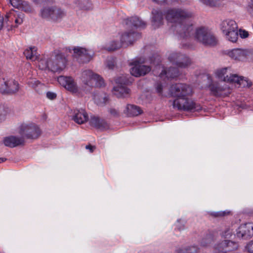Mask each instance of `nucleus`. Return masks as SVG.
<instances>
[{
    "label": "nucleus",
    "instance_id": "1",
    "mask_svg": "<svg viewBox=\"0 0 253 253\" xmlns=\"http://www.w3.org/2000/svg\"><path fill=\"white\" fill-rule=\"evenodd\" d=\"M165 15L169 22L175 24V30L180 38L186 39L193 34V25L189 21L193 17L191 11L182 8H171Z\"/></svg>",
    "mask_w": 253,
    "mask_h": 253
},
{
    "label": "nucleus",
    "instance_id": "2",
    "mask_svg": "<svg viewBox=\"0 0 253 253\" xmlns=\"http://www.w3.org/2000/svg\"><path fill=\"white\" fill-rule=\"evenodd\" d=\"M140 33L130 29V31L124 32L121 37V42L113 41L107 48L108 51H114L120 48L122 45L127 46L132 44L135 41L140 38Z\"/></svg>",
    "mask_w": 253,
    "mask_h": 253
},
{
    "label": "nucleus",
    "instance_id": "3",
    "mask_svg": "<svg viewBox=\"0 0 253 253\" xmlns=\"http://www.w3.org/2000/svg\"><path fill=\"white\" fill-rule=\"evenodd\" d=\"M221 30L229 41L235 42L238 38V25L236 22L232 19H226L220 24Z\"/></svg>",
    "mask_w": 253,
    "mask_h": 253
},
{
    "label": "nucleus",
    "instance_id": "4",
    "mask_svg": "<svg viewBox=\"0 0 253 253\" xmlns=\"http://www.w3.org/2000/svg\"><path fill=\"white\" fill-rule=\"evenodd\" d=\"M66 51L71 53L72 56L79 62L83 63L89 62L93 55L91 50L78 46L66 47Z\"/></svg>",
    "mask_w": 253,
    "mask_h": 253
},
{
    "label": "nucleus",
    "instance_id": "5",
    "mask_svg": "<svg viewBox=\"0 0 253 253\" xmlns=\"http://www.w3.org/2000/svg\"><path fill=\"white\" fill-rule=\"evenodd\" d=\"M187 97L176 98L173 102L174 107H176L179 110L187 111L199 112L202 109L201 106L194 102Z\"/></svg>",
    "mask_w": 253,
    "mask_h": 253
},
{
    "label": "nucleus",
    "instance_id": "6",
    "mask_svg": "<svg viewBox=\"0 0 253 253\" xmlns=\"http://www.w3.org/2000/svg\"><path fill=\"white\" fill-rule=\"evenodd\" d=\"M169 91L171 96L176 98L190 96L193 93L191 87L185 84H172L170 87Z\"/></svg>",
    "mask_w": 253,
    "mask_h": 253
},
{
    "label": "nucleus",
    "instance_id": "7",
    "mask_svg": "<svg viewBox=\"0 0 253 253\" xmlns=\"http://www.w3.org/2000/svg\"><path fill=\"white\" fill-rule=\"evenodd\" d=\"M22 138L35 139L41 135V131L38 126L34 124H22L19 129Z\"/></svg>",
    "mask_w": 253,
    "mask_h": 253
},
{
    "label": "nucleus",
    "instance_id": "8",
    "mask_svg": "<svg viewBox=\"0 0 253 253\" xmlns=\"http://www.w3.org/2000/svg\"><path fill=\"white\" fill-rule=\"evenodd\" d=\"M67 60L64 55L59 53L49 59V70L53 72L62 71L66 67Z\"/></svg>",
    "mask_w": 253,
    "mask_h": 253
},
{
    "label": "nucleus",
    "instance_id": "9",
    "mask_svg": "<svg viewBox=\"0 0 253 253\" xmlns=\"http://www.w3.org/2000/svg\"><path fill=\"white\" fill-rule=\"evenodd\" d=\"M19 84L14 79H0V92L2 94H14L18 92Z\"/></svg>",
    "mask_w": 253,
    "mask_h": 253
},
{
    "label": "nucleus",
    "instance_id": "10",
    "mask_svg": "<svg viewBox=\"0 0 253 253\" xmlns=\"http://www.w3.org/2000/svg\"><path fill=\"white\" fill-rule=\"evenodd\" d=\"M211 95L215 97L227 95L230 93V87L224 82H211L209 85Z\"/></svg>",
    "mask_w": 253,
    "mask_h": 253
},
{
    "label": "nucleus",
    "instance_id": "11",
    "mask_svg": "<svg viewBox=\"0 0 253 253\" xmlns=\"http://www.w3.org/2000/svg\"><path fill=\"white\" fill-rule=\"evenodd\" d=\"M128 82L129 81L124 77H121L117 79L116 83L118 85L114 86L113 90L114 94L117 97L125 98L128 96L130 90L126 86Z\"/></svg>",
    "mask_w": 253,
    "mask_h": 253
},
{
    "label": "nucleus",
    "instance_id": "12",
    "mask_svg": "<svg viewBox=\"0 0 253 253\" xmlns=\"http://www.w3.org/2000/svg\"><path fill=\"white\" fill-rule=\"evenodd\" d=\"M169 60L177 67L186 68L191 64V60L185 54L173 52L169 56Z\"/></svg>",
    "mask_w": 253,
    "mask_h": 253
},
{
    "label": "nucleus",
    "instance_id": "13",
    "mask_svg": "<svg viewBox=\"0 0 253 253\" xmlns=\"http://www.w3.org/2000/svg\"><path fill=\"white\" fill-rule=\"evenodd\" d=\"M226 52V54L230 57L238 61H243L248 56L253 54V49L235 48L230 50H227Z\"/></svg>",
    "mask_w": 253,
    "mask_h": 253
},
{
    "label": "nucleus",
    "instance_id": "14",
    "mask_svg": "<svg viewBox=\"0 0 253 253\" xmlns=\"http://www.w3.org/2000/svg\"><path fill=\"white\" fill-rule=\"evenodd\" d=\"M82 79L84 84L88 85L91 84V80L96 82L95 84L97 86L101 87L104 85L103 79L98 75L94 74L90 70H85L83 72Z\"/></svg>",
    "mask_w": 253,
    "mask_h": 253
},
{
    "label": "nucleus",
    "instance_id": "15",
    "mask_svg": "<svg viewBox=\"0 0 253 253\" xmlns=\"http://www.w3.org/2000/svg\"><path fill=\"white\" fill-rule=\"evenodd\" d=\"M238 247L237 243L225 240L215 245V253H227L237 249Z\"/></svg>",
    "mask_w": 253,
    "mask_h": 253
},
{
    "label": "nucleus",
    "instance_id": "16",
    "mask_svg": "<svg viewBox=\"0 0 253 253\" xmlns=\"http://www.w3.org/2000/svg\"><path fill=\"white\" fill-rule=\"evenodd\" d=\"M236 235L238 238L248 239L253 236V223L249 222L241 225L238 228Z\"/></svg>",
    "mask_w": 253,
    "mask_h": 253
},
{
    "label": "nucleus",
    "instance_id": "17",
    "mask_svg": "<svg viewBox=\"0 0 253 253\" xmlns=\"http://www.w3.org/2000/svg\"><path fill=\"white\" fill-rule=\"evenodd\" d=\"M58 82L67 90L72 93H77L79 91L76 83L71 77L61 76L58 78Z\"/></svg>",
    "mask_w": 253,
    "mask_h": 253
},
{
    "label": "nucleus",
    "instance_id": "18",
    "mask_svg": "<svg viewBox=\"0 0 253 253\" xmlns=\"http://www.w3.org/2000/svg\"><path fill=\"white\" fill-rule=\"evenodd\" d=\"M133 67L130 69V74L135 77L144 76L151 71V68L149 66L142 65L137 61L132 63Z\"/></svg>",
    "mask_w": 253,
    "mask_h": 253
},
{
    "label": "nucleus",
    "instance_id": "19",
    "mask_svg": "<svg viewBox=\"0 0 253 253\" xmlns=\"http://www.w3.org/2000/svg\"><path fill=\"white\" fill-rule=\"evenodd\" d=\"M126 29H130L133 30V28H144L146 27V23L140 19L138 17L133 16L127 18L125 21Z\"/></svg>",
    "mask_w": 253,
    "mask_h": 253
},
{
    "label": "nucleus",
    "instance_id": "20",
    "mask_svg": "<svg viewBox=\"0 0 253 253\" xmlns=\"http://www.w3.org/2000/svg\"><path fill=\"white\" fill-rule=\"evenodd\" d=\"M72 119L78 124H83L88 120V116L84 110L75 109L74 110Z\"/></svg>",
    "mask_w": 253,
    "mask_h": 253
},
{
    "label": "nucleus",
    "instance_id": "21",
    "mask_svg": "<svg viewBox=\"0 0 253 253\" xmlns=\"http://www.w3.org/2000/svg\"><path fill=\"white\" fill-rule=\"evenodd\" d=\"M24 142L25 141L23 138L12 135L5 137L3 139V143L5 146L10 148L23 145Z\"/></svg>",
    "mask_w": 253,
    "mask_h": 253
},
{
    "label": "nucleus",
    "instance_id": "22",
    "mask_svg": "<svg viewBox=\"0 0 253 253\" xmlns=\"http://www.w3.org/2000/svg\"><path fill=\"white\" fill-rule=\"evenodd\" d=\"M89 124L91 126L100 130H105L109 128L108 124L105 120L101 119L95 116H91Z\"/></svg>",
    "mask_w": 253,
    "mask_h": 253
},
{
    "label": "nucleus",
    "instance_id": "23",
    "mask_svg": "<svg viewBox=\"0 0 253 253\" xmlns=\"http://www.w3.org/2000/svg\"><path fill=\"white\" fill-rule=\"evenodd\" d=\"M152 24L155 28H158L163 24L164 14L161 10L159 9H153L152 11Z\"/></svg>",
    "mask_w": 253,
    "mask_h": 253
},
{
    "label": "nucleus",
    "instance_id": "24",
    "mask_svg": "<svg viewBox=\"0 0 253 253\" xmlns=\"http://www.w3.org/2000/svg\"><path fill=\"white\" fill-rule=\"evenodd\" d=\"M210 36V30L205 27H200L197 28L195 33V38L199 42H206L205 38ZM207 42V41H206Z\"/></svg>",
    "mask_w": 253,
    "mask_h": 253
},
{
    "label": "nucleus",
    "instance_id": "25",
    "mask_svg": "<svg viewBox=\"0 0 253 253\" xmlns=\"http://www.w3.org/2000/svg\"><path fill=\"white\" fill-rule=\"evenodd\" d=\"M52 21L57 22L60 21L66 15L65 10L61 7L53 5Z\"/></svg>",
    "mask_w": 253,
    "mask_h": 253
},
{
    "label": "nucleus",
    "instance_id": "26",
    "mask_svg": "<svg viewBox=\"0 0 253 253\" xmlns=\"http://www.w3.org/2000/svg\"><path fill=\"white\" fill-rule=\"evenodd\" d=\"M142 110L139 107L132 104H127L124 110V114L127 117L137 116L142 114Z\"/></svg>",
    "mask_w": 253,
    "mask_h": 253
},
{
    "label": "nucleus",
    "instance_id": "27",
    "mask_svg": "<svg viewBox=\"0 0 253 253\" xmlns=\"http://www.w3.org/2000/svg\"><path fill=\"white\" fill-rule=\"evenodd\" d=\"M53 5H44L41 8L39 16L47 20H52Z\"/></svg>",
    "mask_w": 253,
    "mask_h": 253
},
{
    "label": "nucleus",
    "instance_id": "28",
    "mask_svg": "<svg viewBox=\"0 0 253 253\" xmlns=\"http://www.w3.org/2000/svg\"><path fill=\"white\" fill-rule=\"evenodd\" d=\"M164 75L168 78L173 79L179 76V72L177 68L170 67L167 71L163 70L160 74L161 76Z\"/></svg>",
    "mask_w": 253,
    "mask_h": 253
},
{
    "label": "nucleus",
    "instance_id": "29",
    "mask_svg": "<svg viewBox=\"0 0 253 253\" xmlns=\"http://www.w3.org/2000/svg\"><path fill=\"white\" fill-rule=\"evenodd\" d=\"M76 3L78 4V7L83 10H88L92 8L90 0H78Z\"/></svg>",
    "mask_w": 253,
    "mask_h": 253
},
{
    "label": "nucleus",
    "instance_id": "30",
    "mask_svg": "<svg viewBox=\"0 0 253 253\" xmlns=\"http://www.w3.org/2000/svg\"><path fill=\"white\" fill-rule=\"evenodd\" d=\"M205 41H207V42H202V43L205 45L208 46H214L217 43V40L215 37L214 36L213 33L210 31V36H207L205 38Z\"/></svg>",
    "mask_w": 253,
    "mask_h": 253
},
{
    "label": "nucleus",
    "instance_id": "31",
    "mask_svg": "<svg viewBox=\"0 0 253 253\" xmlns=\"http://www.w3.org/2000/svg\"><path fill=\"white\" fill-rule=\"evenodd\" d=\"M35 47H30L29 49H27L24 51V54L27 59L35 60L37 59L36 54Z\"/></svg>",
    "mask_w": 253,
    "mask_h": 253
},
{
    "label": "nucleus",
    "instance_id": "32",
    "mask_svg": "<svg viewBox=\"0 0 253 253\" xmlns=\"http://www.w3.org/2000/svg\"><path fill=\"white\" fill-rule=\"evenodd\" d=\"M198 248L197 246H193L187 247L184 249H179L176 251V253H195Z\"/></svg>",
    "mask_w": 253,
    "mask_h": 253
},
{
    "label": "nucleus",
    "instance_id": "33",
    "mask_svg": "<svg viewBox=\"0 0 253 253\" xmlns=\"http://www.w3.org/2000/svg\"><path fill=\"white\" fill-rule=\"evenodd\" d=\"M227 68H223L221 69H219L216 71L215 74L216 76L220 80H221L220 82H224L226 83V82H225V78H228V75H226L225 76V75L226 74L227 72Z\"/></svg>",
    "mask_w": 253,
    "mask_h": 253
},
{
    "label": "nucleus",
    "instance_id": "34",
    "mask_svg": "<svg viewBox=\"0 0 253 253\" xmlns=\"http://www.w3.org/2000/svg\"><path fill=\"white\" fill-rule=\"evenodd\" d=\"M17 11L11 10L8 13H7L5 15V22L8 26L9 25L10 23H11L13 21H14V19L16 16Z\"/></svg>",
    "mask_w": 253,
    "mask_h": 253
},
{
    "label": "nucleus",
    "instance_id": "35",
    "mask_svg": "<svg viewBox=\"0 0 253 253\" xmlns=\"http://www.w3.org/2000/svg\"><path fill=\"white\" fill-rule=\"evenodd\" d=\"M241 78V77H239L236 74H230L228 78H225V81L226 82V83H236L239 84Z\"/></svg>",
    "mask_w": 253,
    "mask_h": 253
},
{
    "label": "nucleus",
    "instance_id": "36",
    "mask_svg": "<svg viewBox=\"0 0 253 253\" xmlns=\"http://www.w3.org/2000/svg\"><path fill=\"white\" fill-rule=\"evenodd\" d=\"M231 211H212L210 213V215L213 217H222L229 215Z\"/></svg>",
    "mask_w": 253,
    "mask_h": 253
},
{
    "label": "nucleus",
    "instance_id": "37",
    "mask_svg": "<svg viewBox=\"0 0 253 253\" xmlns=\"http://www.w3.org/2000/svg\"><path fill=\"white\" fill-rule=\"evenodd\" d=\"M20 6L21 8H19V9H21L25 12L30 13L32 11V7L28 1L22 0Z\"/></svg>",
    "mask_w": 253,
    "mask_h": 253
},
{
    "label": "nucleus",
    "instance_id": "38",
    "mask_svg": "<svg viewBox=\"0 0 253 253\" xmlns=\"http://www.w3.org/2000/svg\"><path fill=\"white\" fill-rule=\"evenodd\" d=\"M203 3L211 6H218L220 4V0H200Z\"/></svg>",
    "mask_w": 253,
    "mask_h": 253
},
{
    "label": "nucleus",
    "instance_id": "39",
    "mask_svg": "<svg viewBox=\"0 0 253 253\" xmlns=\"http://www.w3.org/2000/svg\"><path fill=\"white\" fill-rule=\"evenodd\" d=\"M240 86L242 87H250L253 85L252 82L247 79H244V78L241 77L239 84H238Z\"/></svg>",
    "mask_w": 253,
    "mask_h": 253
},
{
    "label": "nucleus",
    "instance_id": "40",
    "mask_svg": "<svg viewBox=\"0 0 253 253\" xmlns=\"http://www.w3.org/2000/svg\"><path fill=\"white\" fill-rule=\"evenodd\" d=\"M39 67L42 70L47 69L49 70V59L47 60L41 59L39 62Z\"/></svg>",
    "mask_w": 253,
    "mask_h": 253
},
{
    "label": "nucleus",
    "instance_id": "41",
    "mask_svg": "<svg viewBox=\"0 0 253 253\" xmlns=\"http://www.w3.org/2000/svg\"><path fill=\"white\" fill-rule=\"evenodd\" d=\"M28 84L30 87L36 89L37 87H41L42 86V84L40 81L35 80H32L28 82Z\"/></svg>",
    "mask_w": 253,
    "mask_h": 253
},
{
    "label": "nucleus",
    "instance_id": "42",
    "mask_svg": "<svg viewBox=\"0 0 253 253\" xmlns=\"http://www.w3.org/2000/svg\"><path fill=\"white\" fill-rule=\"evenodd\" d=\"M232 230L227 227L222 232L221 236L224 238H229L232 236Z\"/></svg>",
    "mask_w": 253,
    "mask_h": 253
},
{
    "label": "nucleus",
    "instance_id": "43",
    "mask_svg": "<svg viewBox=\"0 0 253 253\" xmlns=\"http://www.w3.org/2000/svg\"><path fill=\"white\" fill-rule=\"evenodd\" d=\"M23 14H20L18 15L17 13L16 14V16L15 17V18L14 19V22L16 24L15 26L11 25V27H14V28H16L18 26V25H20L23 23V19L21 17V16H23Z\"/></svg>",
    "mask_w": 253,
    "mask_h": 253
},
{
    "label": "nucleus",
    "instance_id": "44",
    "mask_svg": "<svg viewBox=\"0 0 253 253\" xmlns=\"http://www.w3.org/2000/svg\"><path fill=\"white\" fill-rule=\"evenodd\" d=\"M212 240V237L211 235H208L205 239H203L201 243L202 246H206L210 244Z\"/></svg>",
    "mask_w": 253,
    "mask_h": 253
},
{
    "label": "nucleus",
    "instance_id": "45",
    "mask_svg": "<svg viewBox=\"0 0 253 253\" xmlns=\"http://www.w3.org/2000/svg\"><path fill=\"white\" fill-rule=\"evenodd\" d=\"M22 0H9V2L11 5L17 9H19L20 7L21 3Z\"/></svg>",
    "mask_w": 253,
    "mask_h": 253
},
{
    "label": "nucleus",
    "instance_id": "46",
    "mask_svg": "<svg viewBox=\"0 0 253 253\" xmlns=\"http://www.w3.org/2000/svg\"><path fill=\"white\" fill-rule=\"evenodd\" d=\"M178 0H153L155 2L162 4H170L172 2H176Z\"/></svg>",
    "mask_w": 253,
    "mask_h": 253
},
{
    "label": "nucleus",
    "instance_id": "47",
    "mask_svg": "<svg viewBox=\"0 0 253 253\" xmlns=\"http://www.w3.org/2000/svg\"><path fill=\"white\" fill-rule=\"evenodd\" d=\"M5 116V111L2 106H0V122L4 120Z\"/></svg>",
    "mask_w": 253,
    "mask_h": 253
},
{
    "label": "nucleus",
    "instance_id": "48",
    "mask_svg": "<svg viewBox=\"0 0 253 253\" xmlns=\"http://www.w3.org/2000/svg\"><path fill=\"white\" fill-rule=\"evenodd\" d=\"M238 34H239L240 37L243 39L246 38L249 36L248 32L245 30L240 29L239 30Z\"/></svg>",
    "mask_w": 253,
    "mask_h": 253
},
{
    "label": "nucleus",
    "instance_id": "49",
    "mask_svg": "<svg viewBox=\"0 0 253 253\" xmlns=\"http://www.w3.org/2000/svg\"><path fill=\"white\" fill-rule=\"evenodd\" d=\"M248 11L253 16V0H250L248 2Z\"/></svg>",
    "mask_w": 253,
    "mask_h": 253
},
{
    "label": "nucleus",
    "instance_id": "50",
    "mask_svg": "<svg viewBox=\"0 0 253 253\" xmlns=\"http://www.w3.org/2000/svg\"><path fill=\"white\" fill-rule=\"evenodd\" d=\"M246 249L249 253H253V240L247 245Z\"/></svg>",
    "mask_w": 253,
    "mask_h": 253
},
{
    "label": "nucleus",
    "instance_id": "51",
    "mask_svg": "<svg viewBox=\"0 0 253 253\" xmlns=\"http://www.w3.org/2000/svg\"><path fill=\"white\" fill-rule=\"evenodd\" d=\"M109 112L114 117H118L120 116L118 111L114 108L110 109Z\"/></svg>",
    "mask_w": 253,
    "mask_h": 253
},
{
    "label": "nucleus",
    "instance_id": "52",
    "mask_svg": "<svg viewBox=\"0 0 253 253\" xmlns=\"http://www.w3.org/2000/svg\"><path fill=\"white\" fill-rule=\"evenodd\" d=\"M185 222L183 221L182 223H180V220H177V223L176 224V227L178 230L181 231L184 229Z\"/></svg>",
    "mask_w": 253,
    "mask_h": 253
},
{
    "label": "nucleus",
    "instance_id": "53",
    "mask_svg": "<svg viewBox=\"0 0 253 253\" xmlns=\"http://www.w3.org/2000/svg\"><path fill=\"white\" fill-rule=\"evenodd\" d=\"M46 95L47 98H48V99H50L51 100H53V99H55L56 97V93L52 92H50V91L47 92Z\"/></svg>",
    "mask_w": 253,
    "mask_h": 253
},
{
    "label": "nucleus",
    "instance_id": "54",
    "mask_svg": "<svg viewBox=\"0 0 253 253\" xmlns=\"http://www.w3.org/2000/svg\"><path fill=\"white\" fill-rule=\"evenodd\" d=\"M107 66L110 69H113L115 66V64L113 60H107Z\"/></svg>",
    "mask_w": 253,
    "mask_h": 253
},
{
    "label": "nucleus",
    "instance_id": "55",
    "mask_svg": "<svg viewBox=\"0 0 253 253\" xmlns=\"http://www.w3.org/2000/svg\"><path fill=\"white\" fill-rule=\"evenodd\" d=\"M49 1V0H32V1L35 4H43L45 2H47Z\"/></svg>",
    "mask_w": 253,
    "mask_h": 253
},
{
    "label": "nucleus",
    "instance_id": "56",
    "mask_svg": "<svg viewBox=\"0 0 253 253\" xmlns=\"http://www.w3.org/2000/svg\"><path fill=\"white\" fill-rule=\"evenodd\" d=\"M156 90L158 93L162 94L163 91V86L161 83H157L156 85Z\"/></svg>",
    "mask_w": 253,
    "mask_h": 253
},
{
    "label": "nucleus",
    "instance_id": "57",
    "mask_svg": "<svg viewBox=\"0 0 253 253\" xmlns=\"http://www.w3.org/2000/svg\"><path fill=\"white\" fill-rule=\"evenodd\" d=\"M85 148L86 149L89 150V151L92 153L93 152L95 147V146H91V145H88L85 146Z\"/></svg>",
    "mask_w": 253,
    "mask_h": 253
},
{
    "label": "nucleus",
    "instance_id": "58",
    "mask_svg": "<svg viewBox=\"0 0 253 253\" xmlns=\"http://www.w3.org/2000/svg\"><path fill=\"white\" fill-rule=\"evenodd\" d=\"M6 160V158H0V163Z\"/></svg>",
    "mask_w": 253,
    "mask_h": 253
},
{
    "label": "nucleus",
    "instance_id": "59",
    "mask_svg": "<svg viewBox=\"0 0 253 253\" xmlns=\"http://www.w3.org/2000/svg\"><path fill=\"white\" fill-rule=\"evenodd\" d=\"M104 99L105 100V101H106V100H107V98H106V97H105L104 98Z\"/></svg>",
    "mask_w": 253,
    "mask_h": 253
}]
</instances>
